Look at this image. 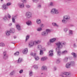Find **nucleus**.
<instances>
[{"instance_id": "obj_1", "label": "nucleus", "mask_w": 77, "mask_h": 77, "mask_svg": "<svg viewBox=\"0 0 77 77\" xmlns=\"http://www.w3.org/2000/svg\"><path fill=\"white\" fill-rule=\"evenodd\" d=\"M57 48H56V51L57 52V56H60L61 55V51H60L61 48H62L63 47V45H66V43L65 42H58L56 43Z\"/></svg>"}, {"instance_id": "obj_2", "label": "nucleus", "mask_w": 77, "mask_h": 77, "mask_svg": "<svg viewBox=\"0 0 77 77\" xmlns=\"http://www.w3.org/2000/svg\"><path fill=\"white\" fill-rule=\"evenodd\" d=\"M70 20V17L68 15H65L63 16V19L62 20V22L63 24H66L68 21Z\"/></svg>"}, {"instance_id": "obj_3", "label": "nucleus", "mask_w": 77, "mask_h": 77, "mask_svg": "<svg viewBox=\"0 0 77 77\" xmlns=\"http://www.w3.org/2000/svg\"><path fill=\"white\" fill-rule=\"evenodd\" d=\"M25 16L26 18H32V14L30 12H28L26 13Z\"/></svg>"}, {"instance_id": "obj_4", "label": "nucleus", "mask_w": 77, "mask_h": 77, "mask_svg": "<svg viewBox=\"0 0 77 77\" xmlns=\"http://www.w3.org/2000/svg\"><path fill=\"white\" fill-rule=\"evenodd\" d=\"M51 14L54 15V14H58L59 13V11L57 10L54 8L51 10Z\"/></svg>"}, {"instance_id": "obj_5", "label": "nucleus", "mask_w": 77, "mask_h": 77, "mask_svg": "<svg viewBox=\"0 0 77 77\" xmlns=\"http://www.w3.org/2000/svg\"><path fill=\"white\" fill-rule=\"evenodd\" d=\"M31 56H34V58L35 60H38V59H39V57L36 56V53H34L32 52L30 53Z\"/></svg>"}, {"instance_id": "obj_6", "label": "nucleus", "mask_w": 77, "mask_h": 77, "mask_svg": "<svg viewBox=\"0 0 77 77\" xmlns=\"http://www.w3.org/2000/svg\"><path fill=\"white\" fill-rule=\"evenodd\" d=\"M3 59H4V60H6L8 59V55L6 54V51H4L3 52Z\"/></svg>"}, {"instance_id": "obj_7", "label": "nucleus", "mask_w": 77, "mask_h": 77, "mask_svg": "<svg viewBox=\"0 0 77 77\" xmlns=\"http://www.w3.org/2000/svg\"><path fill=\"white\" fill-rule=\"evenodd\" d=\"M35 42H34L32 41L29 42V47L30 48L33 47V45H34Z\"/></svg>"}, {"instance_id": "obj_8", "label": "nucleus", "mask_w": 77, "mask_h": 77, "mask_svg": "<svg viewBox=\"0 0 77 77\" xmlns=\"http://www.w3.org/2000/svg\"><path fill=\"white\" fill-rule=\"evenodd\" d=\"M2 9L4 10H6L8 9V6H7V5L5 4H4L2 6Z\"/></svg>"}, {"instance_id": "obj_9", "label": "nucleus", "mask_w": 77, "mask_h": 77, "mask_svg": "<svg viewBox=\"0 0 77 77\" xmlns=\"http://www.w3.org/2000/svg\"><path fill=\"white\" fill-rule=\"evenodd\" d=\"M18 5L20 8H24V4L23 3H19Z\"/></svg>"}, {"instance_id": "obj_10", "label": "nucleus", "mask_w": 77, "mask_h": 77, "mask_svg": "<svg viewBox=\"0 0 77 77\" xmlns=\"http://www.w3.org/2000/svg\"><path fill=\"white\" fill-rule=\"evenodd\" d=\"M63 74L68 76V77H70L71 76V73L68 72H65L63 73Z\"/></svg>"}, {"instance_id": "obj_11", "label": "nucleus", "mask_w": 77, "mask_h": 77, "mask_svg": "<svg viewBox=\"0 0 77 77\" xmlns=\"http://www.w3.org/2000/svg\"><path fill=\"white\" fill-rule=\"evenodd\" d=\"M16 27L17 29L18 30H19V31H20V30H21V26H20V25H16Z\"/></svg>"}, {"instance_id": "obj_12", "label": "nucleus", "mask_w": 77, "mask_h": 77, "mask_svg": "<svg viewBox=\"0 0 77 77\" xmlns=\"http://www.w3.org/2000/svg\"><path fill=\"white\" fill-rule=\"evenodd\" d=\"M41 35L43 36H47V35H48L47 33L46 32V31L42 32Z\"/></svg>"}, {"instance_id": "obj_13", "label": "nucleus", "mask_w": 77, "mask_h": 77, "mask_svg": "<svg viewBox=\"0 0 77 77\" xmlns=\"http://www.w3.org/2000/svg\"><path fill=\"white\" fill-rule=\"evenodd\" d=\"M53 50H52L51 51H49V56H52L53 55Z\"/></svg>"}, {"instance_id": "obj_14", "label": "nucleus", "mask_w": 77, "mask_h": 77, "mask_svg": "<svg viewBox=\"0 0 77 77\" xmlns=\"http://www.w3.org/2000/svg\"><path fill=\"white\" fill-rule=\"evenodd\" d=\"M71 64L69 63H67L66 65V68H71Z\"/></svg>"}, {"instance_id": "obj_15", "label": "nucleus", "mask_w": 77, "mask_h": 77, "mask_svg": "<svg viewBox=\"0 0 77 77\" xmlns=\"http://www.w3.org/2000/svg\"><path fill=\"white\" fill-rule=\"evenodd\" d=\"M23 61V59L21 58H19L17 60V63H21Z\"/></svg>"}, {"instance_id": "obj_16", "label": "nucleus", "mask_w": 77, "mask_h": 77, "mask_svg": "<svg viewBox=\"0 0 77 77\" xmlns=\"http://www.w3.org/2000/svg\"><path fill=\"white\" fill-rule=\"evenodd\" d=\"M28 52V49L26 48L23 49V54H27Z\"/></svg>"}, {"instance_id": "obj_17", "label": "nucleus", "mask_w": 77, "mask_h": 77, "mask_svg": "<svg viewBox=\"0 0 77 77\" xmlns=\"http://www.w3.org/2000/svg\"><path fill=\"white\" fill-rule=\"evenodd\" d=\"M41 70L42 71H47V68L46 66H43L42 67Z\"/></svg>"}, {"instance_id": "obj_18", "label": "nucleus", "mask_w": 77, "mask_h": 77, "mask_svg": "<svg viewBox=\"0 0 77 77\" xmlns=\"http://www.w3.org/2000/svg\"><path fill=\"white\" fill-rule=\"evenodd\" d=\"M36 22L37 24H40L41 23V19H38L36 20Z\"/></svg>"}, {"instance_id": "obj_19", "label": "nucleus", "mask_w": 77, "mask_h": 77, "mask_svg": "<svg viewBox=\"0 0 77 77\" xmlns=\"http://www.w3.org/2000/svg\"><path fill=\"white\" fill-rule=\"evenodd\" d=\"M28 26H31L32 25V22L30 20H28L26 22Z\"/></svg>"}, {"instance_id": "obj_20", "label": "nucleus", "mask_w": 77, "mask_h": 77, "mask_svg": "<svg viewBox=\"0 0 77 77\" xmlns=\"http://www.w3.org/2000/svg\"><path fill=\"white\" fill-rule=\"evenodd\" d=\"M56 40V38H53L52 39L50 40V42L51 43L54 42Z\"/></svg>"}, {"instance_id": "obj_21", "label": "nucleus", "mask_w": 77, "mask_h": 77, "mask_svg": "<svg viewBox=\"0 0 77 77\" xmlns=\"http://www.w3.org/2000/svg\"><path fill=\"white\" fill-rule=\"evenodd\" d=\"M6 36H10L11 35V32L9 31H6L5 32Z\"/></svg>"}, {"instance_id": "obj_22", "label": "nucleus", "mask_w": 77, "mask_h": 77, "mask_svg": "<svg viewBox=\"0 0 77 77\" xmlns=\"http://www.w3.org/2000/svg\"><path fill=\"white\" fill-rule=\"evenodd\" d=\"M70 64V66H75V62L74 61H71L69 63Z\"/></svg>"}, {"instance_id": "obj_23", "label": "nucleus", "mask_w": 77, "mask_h": 77, "mask_svg": "<svg viewBox=\"0 0 77 77\" xmlns=\"http://www.w3.org/2000/svg\"><path fill=\"white\" fill-rule=\"evenodd\" d=\"M72 55L74 58H76L77 57V55H76V54L75 53L73 52L71 53Z\"/></svg>"}, {"instance_id": "obj_24", "label": "nucleus", "mask_w": 77, "mask_h": 77, "mask_svg": "<svg viewBox=\"0 0 77 77\" xmlns=\"http://www.w3.org/2000/svg\"><path fill=\"white\" fill-rule=\"evenodd\" d=\"M51 30L49 29H47L46 30V33H47L48 35V33H51Z\"/></svg>"}, {"instance_id": "obj_25", "label": "nucleus", "mask_w": 77, "mask_h": 77, "mask_svg": "<svg viewBox=\"0 0 77 77\" xmlns=\"http://www.w3.org/2000/svg\"><path fill=\"white\" fill-rule=\"evenodd\" d=\"M8 16L7 15H5L4 17L3 18V20L4 21H6V20H8Z\"/></svg>"}, {"instance_id": "obj_26", "label": "nucleus", "mask_w": 77, "mask_h": 77, "mask_svg": "<svg viewBox=\"0 0 77 77\" xmlns=\"http://www.w3.org/2000/svg\"><path fill=\"white\" fill-rule=\"evenodd\" d=\"M41 59L42 61H44V60H45L47 59V58L46 57H42Z\"/></svg>"}, {"instance_id": "obj_27", "label": "nucleus", "mask_w": 77, "mask_h": 77, "mask_svg": "<svg viewBox=\"0 0 77 77\" xmlns=\"http://www.w3.org/2000/svg\"><path fill=\"white\" fill-rule=\"evenodd\" d=\"M10 31L11 33H14L15 32V29L12 28L11 29H10Z\"/></svg>"}, {"instance_id": "obj_28", "label": "nucleus", "mask_w": 77, "mask_h": 77, "mask_svg": "<svg viewBox=\"0 0 77 77\" xmlns=\"http://www.w3.org/2000/svg\"><path fill=\"white\" fill-rule=\"evenodd\" d=\"M15 70H13L10 73V75H13L15 74Z\"/></svg>"}, {"instance_id": "obj_29", "label": "nucleus", "mask_w": 77, "mask_h": 77, "mask_svg": "<svg viewBox=\"0 0 77 77\" xmlns=\"http://www.w3.org/2000/svg\"><path fill=\"white\" fill-rule=\"evenodd\" d=\"M29 72V76H32V75H33V72L31 70Z\"/></svg>"}, {"instance_id": "obj_30", "label": "nucleus", "mask_w": 77, "mask_h": 77, "mask_svg": "<svg viewBox=\"0 0 77 77\" xmlns=\"http://www.w3.org/2000/svg\"><path fill=\"white\" fill-rule=\"evenodd\" d=\"M68 57L65 58L63 60L64 62H67L68 61Z\"/></svg>"}, {"instance_id": "obj_31", "label": "nucleus", "mask_w": 77, "mask_h": 77, "mask_svg": "<svg viewBox=\"0 0 77 77\" xmlns=\"http://www.w3.org/2000/svg\"><path fill=\"white\" fill-rule=\"evenodd\" d=\"M5 43L3 42H1L0 43V47H5Z\"/></svg>"}, {"instance_id": "obj_32", "label": "nucleus", "mask_w": 77, "mask_h": 77, "mask_svg": "<svg viewBox=\"0 0 77 77\" xmlns=\"http://www.w3.org/2000/svg\"><path fill=\"white\" fill-rule=\"evenodd\" d=\"M44 54V52L42 50H40V55H43Z\"/></svg>"}, {"instance_id": "obj_33", "label": "nucleus", "mask_w": 77, "mask_h": 77, "mask_svg": "<svg viewBox=\"0 0 77 77\" xmlns=\"http://www.w3.org/2000/svg\"><path fill=\"white\" fill-rule=\"evenodd\" d=\"M42 30V28L41 27H38L37 29V30L38 32H41Z\"/></svg>"}, {"instance_id": "obj_34", "label": "nucleus", "mask_w": 77, "mask_h": 77, "mask_svg": "<svg viewBox=\"0 0 77 77\" xmlns=\"http://www.w3.org/2000/svg\"><path fill=\"white\" fill-rule=\"evenodd\" d=\"M38 50H41L42 49V46L41 45H39L38 46Z\"/></svg>"}, {"instance_id": "obj_35", "label": "nucleus", "mask_w": 77, "mask_h": 77, "mask_svg": "<svg viewBox=\"0 0 77 77\" xmlns=\"http://www.w3.org/2000/svg\"><path fill=\"white\" fill-rule=\"evenodd\" d=\"M33 68L35 69H38V66L35 65L33 66Z\"/></svg>"}, {"instance_id": "obj_36", "label": "nucleus", "mask_w": 77, "mask_h": 77, "mask_svg": "<svg viewBox=\"0 0 77 77\" xmlns=\"http://www.w3.org/2000/svg\"><path fill=\"white\" fill-rule=\"evenodd\" d=\"M52 25L54 26H56L57 27H59V25H57L56 23H52Z\"/></svg>"}, {"instance_id": "obj_37", "label": "nucleus", "mask_w": 77, "mask_h": 77, "mask_svg": "<svg viewBox=\"0 0 77 77\" xmlns=\"http://www.w3.org/2000/svg\"><path fill=\"white\" fill-rule=\"evenodd\" d=\"M41 43V41L39 40H37L35 42V43L36 44H40Z\"/></svg>"}, {"instance_id": "obj_38", "label": "nucleus", "mask_w": 77, "mask_h": 77, "mask_svg": "<svg viewBox=\"0 0 77 77\" xmlns=\"http://www.w3.org/2000/svg\"><path fill=\"white\" fill-rule=\"evenodd\" d=\"M56 63L57 64L59 63L60 62V59H57L56 60Z\"/></svg>"}, {"instance_id": "obj_39", "label": "nucleus", "mask_w": 77, "mask_h": 77, "mask_svg": "<svg viewBox=\"0 0 77 77\" xmlns=\"http://www.w3.org/2000/svg\"><path fill=\"white\" fill-rule=\"evenodd\" d=\"M19 52H16L14 54V56H18L19 55Z\"/></svg>"}, {"instance_id": "obj_40", "label": "nucleus", "mask_w": 77, "mask_h": 77, "mask_svg": "<svg viewBox=\"0 0 77 77\" xmlns=\"http://www.w3.org/2000/svg\"><path fill=\"white\" fill-rule=\"evenodd\" d=\"M68 53V51H64L62 52V54H66Z\"/></svg>"}, {"instance_id": "obj_41", "label": "nucleus", "mask_w": 77, "mask_h": 77, "mask_svg": "<svg viewBox=\"0 0 77 77\" xmlns=\"http://www.w3.org/2000/svg\"><path fill=\"white\" fill-rule=\"evenodd\" d=\"M68 28H65L64 29V30L65 32H66L67 31H68Z\"/></svg>"}, {"instance_id": "obj_42", "label": "nucleus", "mask_w": 77, "mask_h": 77, "mask_svg": "<svg viewBox=\"0 0 77 77\" xmlns=\"http://www.w3.org/2000/svg\"><path fill=\"white\" fill-rule=\"evenodd\" d=\"M7 5V6H10V5H12V4L11 2H8L7 4H6Z\"/></svg>"}, {"instance_id": "obj_43", "label": "nucleus", "mask_w": 77, "mask_h": 77, "mask_svg": "<svg viewBox=\"0 0 77 77\" xmlns=\"http://www.w3.org/2000/svg\"><path fill=\"white\" fill-rule=\"evenodd\" d=\"M29 39V36L27 35L26 37V41H27V40Z\"/></svg>"}, {"instance_id": "obj_44", "label": "nucleus", "mask_w": 77, "mask_h": 77, "mask_svg": "<svg viewBox=\"0 0 77 77\" xmlns=\"http://www.w3.org/2000/svg\"><path fill=\"white\" fill-rule=\"evenodd\" d=\"M38 1L39 0H32V1L34 3H37V2H38Z\"/></svg>"}, {"instance_id": "obj_45", "label": "nucleus", "mask_w": 77, "mask_h": 77, "mask_svg": "<svg viewBox=\"0 0 77 77\" xmlns=\"http://www.w3.org/2000/svg\"><path fill=\"white\" fill-rule=\"evenodd\" d=\"M21 1L23 3H26V0H21Z\"/></svg>"}, {"instance_id": "obj_46", "label": "nucleus", "mask_w": 77, "mask_h": 77, "mask_svg": "<svg viewBox=\"0 0 77 77\" xmlns=\"http://www.w3.org/2000/svg\"><path fill=\"white\" fill-rule=\"evenodd\" d=\"M23 69H21L19 71V73L20 74H21V73H23Z\"/></svg>"}, {"instance_id": "obj_47", "label": "nucleus", "mask_w": 77, "mask_h": 77, "mask_svg": "<svg viewBox=\"0 0 77 77\" xmlns=\"http://www.w3.org/2000/svg\"><path fill=\"white\" fill-rule=\"evenodd\" d=\"M26 6L27 8H30V6L29 5H26Z\"/></svg>"}, {"instance_id": "obj_48", "label": "nucleus", "mask_w": 77, "mask_h": 77, "mask_svg": "<svg viewBox=\"0 0 77 77\" xmlns=\"http://www.w3.org/2000/svg\"><path fill=\"white\" fill-rule=\"evenodd\" d=\"M7 16H8V18H11V15H10V14H7Z\"/></svg>"}, {"instance_id": "obj_49", "label": "nucleus", "mask_w": 77, "mask_h": 77, "mask_svg": "<svg viewBox=\"0 0 77 77\" xmlns=\"http://www.w3.org/2000/svg\"><path fill=\"white\" fill-rule=\"evenodd\" d=\"M12 21L13 23H15V18L14 17H12Z\"/></svg>"}, {"instance_id": "obj_50", "label": "nucleus", "mask_w": 77, "mask_h": 77, "mask_svg": "<svg viewBox=\"0 0 77 77\" xmlns=\"http://www.w3.org/2000/svg\"><path fill=\"white\" fill-rule=\"evenodd\" d=\"M50 5L51 6H54L53 3L52 2H51L50 4Z\"/></svg>"}, {"instance_id": "obj_51", "label": "nucleus", "mask_w": 77, "mask_h": 77, "mask_svg": "<svg viewBox=\"0 0 77 77\" xmlns=\"http://www.w3.org/2000/svg\"><path fill=\"white\" fill-rule=\"evenodd\" d=\"M40 27H42V28H43V27H44V24H41Z\"/></svg>"}, {"instance_id": "obj_52", "label": "nucleus", "mask_w": 77, "mask_h": 77, "mask_svg": "<svg viewBox=\"0 0 77 77\" xmlns=\"http://www.w3.org/2000/svg\"><path fill=\"white\" fill-rule=\"evenodd\" d=\"M69 34H70L71 35H72V31L71 30H70L69 31Z\"/></svg>"}, {"instance_id": "obj_53", "label": "nucleus", "mask_w": 77, "mask_h": 77, "mask_svg": "<svg viewBox=\"0 0 77 77\" xmlns=\"http://www.w3.org/2000/svg\"><path fill=\"white\" fill-rule=\"evenodd\" d=\"M54 71H56V70H57V67H56L55 66H54Z\"/></svg>"}, {"instance_id": "obj_54", "label": "nucleus", "mask_w": 77, "mask_h": 77, "mask_svg": "<svg viewBox=\"0 0 77 77\" xmlns=\"http://www.w3.org/2000/svg\"><path fill=\"white\" fill-rule=\"evenodd\" d=\"M38 8H41V5H38Z\"/></svg>"}, {"instance_id": "obj_55", "label": "nucleus", "mask_w": 77, "mask_h": 77, "mask_svg": "<svg viewBox=\"0 0 77 77\" xmlns=\"http://www.w3.org/2000/svg\"><path fill=\"white\" fill-rule=\"evenodd\" d=\"M17 16H18V15H17V14L15 16H14V17L15 18H17Z\"/></svg>"}, {"instance_id": "obj_56", "label": "nucleus", "mask_w": 77, "mask_h": 77, "mask_svg": "<svg viewBox=\"0 0 77 77\" xmlns=\"http://www.w3.org/2000/svg\"><path fill=\"white\" fill-rule=\"evenodd\" d=\"M12 23H10L9 24V26H12Z\"/></svg>"}, {"instance_id": "obj_57", "label": "nucleus", "mask_w": 77, "mask_h": 77, "mask_svg": "<svg viewBox=\"0 0 77 77\" xmlns=\"http://www.w3.org/2000/svg\"><path fill=\"white\" fill-rule=\"evenodd\" d=\"M13 37L14 38V39H15L16 38H17V36H14Z\"/></svg>"}, {"instance_id": "obj_58", "label": "nucleus", "mask_w": 77, "mask_h": 77, "mask_svg": "<svg viewBox=\"0 0 77 77\" xmlns=\"http://www.w3.org/2000/svg\"><path fill=\"white\" fill-rule=\"evenodd\" d=\"M74 47H76V45H75V44H74Z\"/></svg>"}, {"instance_id": "obj_59", "label": "nucleus", "mask_w": 77, "mask_h": 77, "mask_svg": "<svg viewBox=\"0 0 77 77\" xmlns=\"http://www.w3.org/2000/svg\"><path fill=\"white\" fill-rule=\"evenodd\" d=\"M61 77H67L66 76H63V75H62Z\"/></svg>"}, {"instance_id": "obj_60", "label": "nucleus", "mask_w": 77, "mask_h": 77, "mask_svg": "<svg viewBox=\"0 0 77 77\" xmlns=\"http://www.w3.org/2000/svg\"><path fill=\"white\" fill-rule=\"evenodd\" d=\"M67 0V1H71L72 0Z\"/></svg>"}, {"instance_id": "obj_61", "label": "nucleus", "mask_w": 77, "mask_h": 77, "mask_svg": "<svg viewBox=\"0 0 77 77\" xmlns=\"http://www.w3.org/2000/svg\"><path fill=\"white\" fill-rule=\"evenodd\" d=\"M1 2H2V1H3V0H1Z\"/></svg>"}, {"instance_id": "obj_62", "label": "nucleus", "mask_w": 77, "mask_h": 77, "mask_svg": "<svg viewBox=\"0 0 77 77\" xmlns=\"http://www.w3.org/2000/svg\"><path fill=\"white\" fill-rule=\"evenodd\" d=\"M41 74H43V73H41Z\"/></svg>"}, {"instance_id": "obj_63", "label": "nucleus", "mask_w": 77, "mask_h": 77, "mask_svg": "<svg viewBox=\"0 0 77 77\" xmlns=\"http://www.w3.org/2000/svg\"><path fill=\"white\" fill-rule=\"evenodd\" d=\"M44 51H45V49Z\"/></svg>"}]
</instances>
